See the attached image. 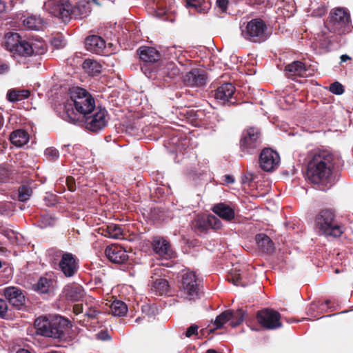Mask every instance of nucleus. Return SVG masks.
<instances>
[{
	"instance_id": "f257e3e1",
	"label": "nucleus",
	"mask_w": 353,
	"mask_h": 353,
	"mask_svg": "<svg viewBox=\"0 0 353 353\" xmlns=\"http://www.w3.org/2000/svg\"><path fill=\"white\" fill-rule=\"evenodd\" d=\"M336 158L330 151L318 150L312 151L308 156L306 175L309 181L321 185L325 191L334 184L333 170Z\"/></svg>"
},
{
	"instance_id": "f03ea898",
	"label": "nucleus",
	"mask_w": 353,
	"mask_h": 353,
	"mask_svg": "<svg viewBox=\"0 0 353 353\" xmlns=\"http://www.w3.org/2000/svg\"><path fill=\"white\" fill-rule=\"evenodd\" d=\"M72 103L65 105V120L75 123L88 114H92L96 108L95 100L86 90L76 87L70 91Z\"/></svg>"
},
{
	"instance_id": "7ed1b4c3",
	"label": "nucleus",
	"mask_w": 353,
	"mask_h": 353,
	"mask_svg": "<svg viewBox=\"0 0 353 353\" xmlns=\"http://www.w3.org/2000/svg\"><path fill=\"white\" fill-rule=\"evenodd\" d=\"M34 325L37 334L60 341L67 339L66 332L72 327L70 321L61 316H40L34 321Z\"/></svg>"
},
{
	"instance_id": "20e7f679",
	"label": "nucleus",
	"mask_w": 353,
	"mask_h": 353,
	"mask_svg": "<svg viewBox=\"0 0 353 353\" xmlns=\"http://www.w3.org/2000/svg\"><path fill=\"white\" fill-rule=\"evenodd\" d=\"M315 225L319 232L325 236L340 237L345 232V228L331 209L321 210L315 218Z\"/></svg>"
},
{
	"instance_id": "39448f33",
	"label": "nucleus",
	"mask_w": 353,
	"mask_h": 353,
	"mask_svg": "<svg viewBox=\"0 0 353 353\" xmlns=\"http://www.w3.org/2000/svg\"><path fill=\"white\" fill-rule=\"evenodd\" d=\"M263 137L260 128L250 126L244 129L239 140L241 156L257 154L262 147Z\"/></svg>"
},
{
	"instance_id": "423d86ee",
	"label": "nucleus",
	"mask_w": 353,
	"mask_h": 353,
	"mask_svg": "<svg viewBox=\"0 0 353 353\" xmlns=\"http://www.w3.org/2000/svg\"><path fill=\"white\" fill-rule=\"evenodd\" d=\"M327 27L330 32L344 34L351 30L350 14L347 9L336 8L331 10L327 21Z\"/></svg>"
},
{
	"instance_id": "0eeeda50",
	"label": "nucleus",
	"mask_w": 353,
	"mask_h": 353,
	"mask_svg": "<svg viewBox=\"0 0 353 353\" xmlns=\"http://www.w3.org/2000/svg\"><path fill=\"white\" fill-rule=\"evenodd\" d=\"M267 30L265 21L260 18H256L248 22L245 29L242 30V35L249 41L260 43L269 38L270 34Z\"/></svg>"
},
{
	"instance_id": "6e6552de",
	"label": "nucleus",
	"mask_w": 353,
	"mask_h": 353,
	"mask_svg": "<svg viewBox=\"0 0 353 353\" xmlns=\"http://www.w3.org/2000/svg\"><path fill=\"white\" fill-rule=\"evenodd\" d=\"M137 53L142 61L141 69L143 72L151 77V73L154 72L161 62V54L158 50L152 47L143 46L138 49Z\"/></svg>"
},
{
	"instance_id": "1a4fd4ad",
	"label": "nucleus",
	"mask_w": 353,
	"mask_h": 353,
	"mask_svg": "<svg viewBox=\"0 0 353 353\" xmlns=\"http://www.w3.org/2000/svg\"><path fill=\"white\" fill-rule=\"evenodd\" d=\"M50 254L54 261H59L58 263L59 269L66 277H72L78 272L79 259L70 252H64L61 250H51Z\"/></svg>"
},
{
	"instance_id": "9d476101",
	"label": "nucleus",
	"mask_w": 353,
	"mask_h": 353,
	"mask_svg": "<svg viewBox=\"0 0 353 353\" xmlns=\"http://www.w3.org/2000/svg\"><path fill=\"white\" fill-rule=\"evenodd\" d=\"M72 6L70 0H48L45 3V8L50 14L64 22L72 19Z\"/></svg>"
},
{
	"instance_id": "9b49d317",
	"label": "nucleus",
	"mask_w": 353,
	"mask_h": 353,
	"mask_svg": "<svg viewBox=\"0 0 353 353\" xmlns=\"http://www.w3.org/2000/svg\"><path fill=\"white\" fill-rule=\"evenodd\" d=\"M281 314L279 312L265 308L256 313V319L260 325L265 330H276L282 326Z\"/></svg>"
},
{
	"instance_id": "f8f14e48",
	"label": "nucleus",
	"mask_w": 353,
	"mask_h": 353,
	"mask_svg": "<svg viewBox=\"0 0 353 353\" xmlns=\"http://www.w3.org/2000/svg\"><path fill=\"white\" fill-rule=\"evenodd\" d=\"M151 248L154 254L159 259L170 260L176 257V252L171 243L163 236H154Z\"/></svg>"
},
{
	"instance_id": "ddd939ff",
	"label": "nucleus",
	"mask_w": 353,
	"mask_h": 353,
	"mask_svg": "<svg viewBox=\"0 0 353 353\" xmlns=\"http://www.w3.org/2000/svg\"><path fill=\"white\" fill-rule=\"evenodd\" d=\"M200 282L194 272H183L179 281V288L183 290L189 299H192L199 295Z\"/></svg>"
},
{
	"instance_id": "4468645a",
	"label": "nucleus",
	"mask_w": 353,
	"mask_h": 353,
	"mask_svg": "<svg viewBox=\"0 0 353 353\" xmlns=\"http://www.w3.org/2000/svg\"><path fill=\"white\" fill-rule=\"evenodd\" d=\"M94 112L92 114H88L81 119L84 120L88 130L97 132L106 127L108 112L105 108L101 107H97Z\"/></svg>"
},
{
	"instance_id": "2eb2a0df",
	"label": "nucleus",
	"mask_w": 353,
	"mask_h": 353,
	"mask_svg": "<svg viewBox=\"0 0 353 353\" xmlns=\"http://www.w3.org/2000/svg\"><path fill=\"white\" fill-rule=\"evenodd\" d=\"M245 314V311L242 309L236 310H228L223 312L216 317L214 322L215 329L221 328L224 324L230 321V325L232 327L240 325L244 320Z\"/></svg>"
},
{
	"instance_id": "dca6fc26",
	"label": "nucleus",
	"mask_w": 353,
	"mask_h": 353,
	"mask_svg": "<svg viewBox=\"0 0 353 353\" xmlns=\"http://www.w3.org/2000/svg\"><path fill=\"white\" fill-rule=\"evenodd\" d=\"M221 222L214 215L198 216L192 222V227L196 233L205 234L209 229L218 230L221 228Z\"/></svg>"
},
{
	"instance_id": "f3484780",
	"label": "nucleus",
	"mask_w": 353,
	"mask_h": 353,
	"mask_svg": "<svg viewBox=\"0 0 353 353\" xmlns=\"http://www.w3.org/2000/svg\"><path fill=\"white\" fill-rule=\"evenodd\" d=\"M184 85L190 87H203L208 82V73L204 69L193 68L182 77Z\"/></svg>"
},
{
	"instance_id": "a211bd4d",
	"label": "nucleus",
	"mask_w": 353,
	"mask_h": 353,
	"mask_svg": "<svg viewBox=\"0 0 353 353\" xmlns=\"http://www.w3.org/2000/svg\"><path fill=\"white\" fill-rule=\"evenodd\" d=\"M1 294L5 296L10 305L17 309H21L25 305L26 297L23 291L18 287H6L1 290Z\"/></svg>"
},
{
	"instance_id": "6ab92c4d",
	"label": "nucleus",
	"mask_w": 353,
	"mask_h": 353,
	"mask_svg": "<svg viewBox=\"0 0 353 353\" xmlns=\"http://www.w3.org/2000/svg\"><path fill=\"white\" fill-rule=\"evenodd\" d=\"M279 154L271 148H264L260 153V167L265 172H270L275 169L279 163Z\"/></svg>"
},
{
	"instance_id": "aec40b11",
	"label": "nucleus",
	"mask_w": 353,
	"mask_h": 353,
	"mask_svg": "<svg viewBox=\"0 0 353 353\" xmlns=\"http://www.w3.org/2000/svg\"><path fill=\"white\" fill-rule=\"evenodd\" d=\"M236 88L231 83H225L215 90L214 98L223 104L237 105L238 103L233 97Z\"/></svg>"
},
{
	"instance_id": "412c9836",
	"label": "nucleus",
	"mask_w": 353,
	"mask_h": 353,
	"mask_svg": "<svg viewBox=\"0 0 353 353\" xmlns=\"http://www.w3.org/2000/svg\"><path fill=\"white\" fill-rule=\"evenodd\" d=\"M5 46L6 48L14 54L23 57L26 49V40L22 39L18 33H8L5 37Z\"/></svg>"
},
{
	"instance_id": "4be33fe9",
	"label": "nucleus",
	"mask_w": 353,
	"mask_h": 353,
	"mask_svg": "<svg viewBox=\"0 0 353 353\" xmlns=\"http://www.w3.org/2000/svg\"><path fill=\"white\" fill-rule=\"evenodd\" d=\"M105 254L110 261L117 264L124 263L129 258L127 251L116 244L108 245L105 250Z\"/></svg>"
},
{
	"instance_id": "5701e85b",
	"label": "nucleus",
	"mask_w": 353,
	"mask_h": 353,
	"mask_svg": "<svg viewBox=\"0 0 353 353\" xmlns=\"http://www.w3.org/2000/svg\"><path fill=\"white\" fill-rule=\"evenodd\" d=\"M26 49L23 54L24 59L33 58L37 56L42 55L47 51V45L44 41H35L26 42ZM28 61H30L28 59Z\"/></svg>"
},
{
	"instance_id": "b1692460",
	"label": "nucleus",
	"mask_w": 353,
	"mask_h": 353,
	"mask_svg": "<svg viewBox=\"0 0 353 353\" xmlns=\"http://www.w3.org/2000/svg\"><path fill=\"white\" fill-rule=\"evenodd\" d=\"M85 46L88 51L97 54H102L105 52L106 43L100 36L90 35L85 39Z\"/></svg>"
},
{
	"instance_id": "393cba45",
	"label": "nucleus",
	"mask_w": 353,
	"mask_h": 353,
	"mask_svg": "<svg viewBox=\"0 0 353 353\" xmlns=\"http://www.w3.org/2000/svg\"><path fill=\"white\" fill-rule=\"evenodd\" d=\"M307 70L305 64L300 61H294L285 67V75L292 80H296L297 77H306Z\"/></svg>"
},
{
	"instance_id": "a878e982",
	"label": "nucleus",
	"mask_w": 353,
	"mask_h": 353,
	"mask_svg": "<svg viewBox=\"0 0 353 353\" xmlns=\"http://www.w3.org/2000/svg\"><path fill=\"white\" fill-rule=\"evenodd\" d=\"M179 72V68L174 63L168 61H161L159 68L154 71V72H158L159 76L169 79L176 77Z\"/></svg>"
},
{
	"instance_id": "bb28decb",
	"label": "nucleus",
	"mask_w": 353,
	"mask_h": 353,
	"mask_svg": "<svg viewBox=\"0 0 353 353\" xmlns=\"http://www.w3.org/2000/svg\"><path fill=\"white\" fill-rule=\"evenodd\" d=\"M255 241L258 249L262 253L271 254L274 252V244L272 239L264 233H259L255 236Z\"/></svg>"
},
{
	"instance_id": "cd10ccee",
	"label": "nucleus",
	"mask_w": 353,
	"mask_h": 353,
	"mask_svg": "<svg viewBox=\"0 0 353 353\" xmlns=\"http://www.w3.org/2000/svg\"><path fill=\"white\" fill-rule=\"evenodd\" d=\"M212 210L219 217L226 221H232L235 217L234 210L224 203L214 205Z\"/></svg>"
},
{
	"instance_id": "c85d7f7f",
	"label": "nucleus",
	"mask_w": 353,
	"mask_h": 353,
	"mask_svg": "<svg viewBox=\"0 0 353 353\" xmlns=\"http://www.w3.org/2000/svg\"><path fill=\"white\" fill-rule=\"evenodd\" d=\"M248 274L246 271H241L240 270H232L227 275V281L232 282L236 286H247L251 281H247L246 275Z\"/></svg>"
},
{
	"instance_id": "c756f323",
	"label": "nucleus",
	"mask_w": 353,
	"mask_h": 353,
	"mask_svg": "<svg viewBox=\"0 0 353 353\" xmlns=\"http://www.w3.org/2000/svg\"><path fill=\"white\" fill-rule=\"evenodd\" d=\"M9 139L14 145L22 147L29 141L30 135L25 130L17 129L11 132Z\"/></svg>"
},
{
	"instance_id": "7c9ffc66",
	"label": "nucleus",
	"mask_w": 353,
	"mask_h": 353,
	"mask_svg": "<svg viewBox=\"0 0 353 353\" xmlns=\"http://www.w3.org/2000/svg\"><path fill=\"white\" fill-rule=\"evenodd\" d=\"M82 68L89 75L94 77L101 73L102 65L94 59H86L83 62Z\"/></svg>"
},
{
	"instance_id": "2f4dec72",
	"label": "nucleus",
	"mask_w": 353,
	"mask_h": 353,
	"mask_svg": "<svg viewBox=\"0 0 353 353\" xmlns=\"http://www.w3.org/2000/svg\"><path fill=\"white\" fill-rule=\"evenodd\" d=\"M53 282L51 279L41 276L37 283L33 285V289L40 294H48L52 290Z\"/></svg>"
},
{
	"instance_id": "473e14b6",
	"label": "nucleus",
	"mask_w": 353,
	"mask_h": 353,
	"mask_svg": "<svg viewBox=\"0 0 353 353\" xmlns=\"http://www.w3.org/2000/svg\"><path fill=\"white\" fill-rule=\"evenodd\" d=\"M72 18L82 19L85 17L90 12L88 2H79L72 6Z\"/></svg>"
},
{
	"instance_id": "72a5a7b5",
	"label": "nucleus",
	"mask_w": 353,
	"mask_h": 353,
	"mask_svg": "<svg viewBox=\"0 0 353 353\" xmlns=\"http://www.w3.org/2000/svg\"><path fill=\"white\" fill-rule=\"evenodd\" d=\"M66 298L72 301H77L84 296V291L80 285L74 284L66 290Z\"/></svg>"
},
{
	"instance_id": "f704fd0d",
	"label": "nucleus",
	"mask_w": 353,
	"mask_h": 353,
	"mask_svg": "<svg viewBox=\"0 0 353 353\" xmlns=\"http://www.w3.org/2000/svg\"><path fill=\"white\" fill-rule=\"evenodd\" d=\"M28 90L10 89L7 93V99L10 102H17L30 97Z\"/></svg>"
},
{
	"instance_id": "c9c22d12",
	"label": "nucleus",
	"mask_w": 353,
	"mask_h": 353,
	"mask_svg": "<svg viewBox=\"0 0 353 353\" xmlns=\"http://www.w3.org/2000/svg\"><path fill=\"white\" fill-rule=\"evenodd\" d=\"M102 234L113 239H120L123 236V231L121 228L114 223H110L105 226V228H102Z\"/></svg>"
},
{
	"instance_id": "e433bc0d",
	"label": "nucleus",
	"mask_w": 353,
	"mask_h": 353,
	"mask_svg": "<svg viewBox=\"0 0 353 353\" xmlns=\"http://www.w3.org/2000/svg\"><path fill=\"white\" fill-rule=\"evenodd\" d=\"M188 8H194L196 11L205 13L210 7L208 0H185Z\"/></svg>"
},
{
	"instance_id": "4c0bfd02",
	"label": "nucleus",
	"mask_w": 353,
	"mask_h": 353,
	"mask_svg": "<svg viewBox=\"0 0 353 353\" xmlns=\"http://www.w3.org/2000/svg\"><path fill=\"white\" fill-rule=\"evenodd\" d=\"M34 181H30L26 183L22 184L18 190V199L20 201L24 202L28 201L32 194V185Z\"/></svg>"
},
{
	"instance_id": "58836bf2",
	"label": "nucleus",
	"mask_w": 353,
	"mask_h": 353,
	"mask_svg": "<svg viewBox=\"0 0 353 353\" xmlns=\"http://www.w3.org/2000/svg\"><path fill=\"white\" fill-rule=\"evenodd\" d=\"M110 310L114 316H123L128 312V306L122 301L115 300L110 304Z\"/></svg>"
},
{
	"instance_id": "ea45409f",
	"label": "nucleus",
	"mask_w": 353,
	"mask_h": 353,
	"mask_svg": "<svg viewBox=\"0 0 353 353\" xmlns=\"http://www.w3.org/2000/svg\"><path fill=\"white\" fill-rule=\"evenodd\" d=\"M43 20L40 17L32 15L23 21V25L28 29L39 30L42 26Z\"/></svg>"
},
{
	"instance_id": "a19ab883",
	"label": "nucleus",
	"mask_w": 353,
	"mask_h": 353,
	"mask_svg": "<svg viewBox=\"0 0 353 353\" xmlns=\"http://www.w3.org/2000/svg\"><path fill=\"white\" fill-rule=\"evenodd\" d=\"M152 288L158 295H163L168 293L169 290L168 281L165 279H157L153 284Z\"/></svg>"
},
{
	"instance_id": "79ce46f5",
	"label": "nucleus",
	"mask_w": 353,
	"mask_h": 353,
	"mask_svg": "<svg viewBox=\"0 0 353 353\" xmlns=\"http://www.w3.org/2000/svg\"><path fill=\"white\" fill-rule=\"evenodd\" d=\"M199 113L201 114V112H199ZM185 116L192 125L197 126L199 125L201 120L199 119V112L194 110H189L186 111Z\"/></svg>"
},
{
	"instance_id": "37998d69",
	"label": "nucleus",
	"mask_w": 353,
	"mask_h": 353,
	"mask_svg": "<svg viewBox=\"0 0 353 353\" xmlns=\"http://www.w3.org/2000/svg\"><path fill=\"white\" fill-rule=\"evenodd\" d=\"M44 154L50 161H54L59 157V152L55 148L50 147L45 150Z\"/></svg>"
},
{
	"instance_id": "c03bdc74",
	"label": "nucleus",
	"mask_w": 353,
	"mask_h": 353,
	"mask_svg": "<svg viewBox=\"0 0 353 353\" xmlns=\"http://www.w3.org/2000/svg\"><path fill=\"white\" fill-rule=\"evenodd\" d=\"M329 90L334 94L340 95L344 92V88L341 83L336 81L330 85Z\"/></svg>"
},
{
	"instance_id": "a18cd8bd",
	"label": "nucleus",
	"mask_w": 353,
	"mask_h": 353,
	"mask_svg": "<svg viewBox=\"0 0 353 353\" xmlns=\"http://www.w3.org/2000/svg\"><path fill=\"white\" fill-rule=\"evenodd\" d=\"M8 304L7 302L0 299V318L1 319H6L8 313Z\"/></svg>"
},
{
	"instance_id": "49530a36",
	"label": "nucleus",
	"mask_w": 353,
	"mask_h": 353,
	"mask_svg": "<svg viewBox=\"0 0 353 353\" xmlns=\"http://www.w3.org/2000/svg\"><path fill=\"white\" fill-rule=\"evenodd\" d=\"M229 4L228 0H216V5L221 12L225 13L227 12L228 6Z\"/></svg>"
},
{
	"instance_id": "de8ad7c7",
	"label": "nucleus",
	"mask_w": 353,
	"mask_h": 353,
	"mask_svg": "<svg viewBox=\"0 0 353 353\" xmlns=\"http://www.w3.org/2000/svg\"><path fill=\"white\" fill-rule=\"evenodd\" d=\"M198 329L199 327L196 324L191 325L185 332L186 337H191L193 335H198Z\"/></svg>"
},
{
	"instance_id": "09e8293b",
	"label": "nucleus",
	"mask_w": 353,
	"mask_h": 353,
	"mask_svg": "<svg viewBox=\"0 0 353 353\" xmlns=\"http://www.w3.org/2000/svg\"><path fill=\"white\" fill-rule=\"evenodd\" d=\"M65 182L67 187L70 191L74 192L76 190V183L74 179L72 176H67Z\"/></svg>"
},
{
	"instance_id": "8fccbe9b",
	"label": "nucleus",
	"mask_w": 353,
	"mask_h": 353,
	"mask_svg": "<svg viewBox=\"0 0 353 353\" xmlns=\"http://www.w3.org/2000/svg\"><path fill=\"white\" fill-rule=\"evenodd\" d=\"M100 313V312L97 310H96L94 307H89L88 310L85 312V315L91 319H97L98 314Z\"/></svg>"
},
{
	"instance_id": "3c124183",
	"label": "nucleus",
	"mask_w": 353,
	"mask_h": 353,
	"mask_svg": "<svg viewBox=\"0 0 353 353\" xmlns=\"http://www.w3.org/2000/svg\"><path fill=\"white\" fill-rule=\"evenodd\" d=\"M51 43L56 48L59 49L64 46L63 40L60 37H54L52 39Z\"/></svg>"
},
{
	"instance_id": "603ef678",
	"label": "nucleus",
	"mask_w": 353,
	"mask_h": 353,
	"mask_svg": "<svg viewBox=\"0 0 353 353\" xmlns=\"http://www.w3.org/2000/svg\"><path fill=\"white\" fill-rule=\"evenodd\" d=\"M8 170L5 167L0 165V180H6L8 178Z\"/></svg>"
},
{
	"instance_id": "864d4df0",
	"label": "nucleus",
	"mask_w": 353,
	"mask_h": 353,
	"mask_svg": "<svg viewBox=\"0 0 353 353\" xmlns=\"http://www.w3.org/2000/svg\"><path fill=\"white\" fill-rule=\"evenodd\" d=\"M97 337L99 339L105 341L110 339V335L106 331H101L98 333Z\"/></svg>"
},
{
	"instance_id": "5fc2aeb1",
	"label": "nucleus",
	"mask_w": 353,
	"mask_h": 353,
	"mask_svg": "<svg viewBox=\"0 0 353 353\" xmlns=\"http://www.w3.org/2000/svg\"><path fill=\"white\" fill-rule=\"evenodd\" d=\"M73 312L75 314H79L83 312V304L77 303L74 304L72 309Z\"/></svg>"
},
{
	"instance_id": "6e6d98bb",
	"label": "nucleus",
	"mask_w": 353,
	"mask_h": 353,
	"mask_svg": "<svg viewBox=\"0 0 353 353\" xmlns=\"http://www.w3.org/2000/svg\"><path fill=\"white\" fill-rule=\"evenodd\" d=\"M156 14L157 16L163 15L166 13V9L163 8H161L160 6L157 3L156 6V8H154Z\"/></svg>"
},
{
	"instance_id": "4d7b16f0",
	"label": "nucleus",
	"mask_w": 353,
	"mask_h": 353,
	"mask_svg": "<svg viewBox=\"0 0 353 353\" xmlns=\"http://www.w3.org/2000/svg\"><path fill=\"white\" fill-rule=\"evenodd\" d=\"M9 69V65L6 63H0V74L6 72Z\"/></svg>"
},
{
	"instance_id": "13d9d810",
	"label": "nucleus",
	"mask_w": 353,
	"mask_h": 353,
	"mask_svg": "<svg viewBox=\"0 0 353 353\" xmlns=\"http://www.w3.org/2000/svg\"><path fill=\"white\" fill-rule=\"evenodd\" d=\"M248 4L250 6L261 5L264 2V0H245Z\"/></svg>"
},
{
	"instance_id": "bf43d9fd",
	"label": "nucleus",
	"mask_w": 353,
	"mask_h": 353,
	"mask_svg": "<svg viewBox=\"0 0 353 353\" xmlns=\"http://www.w3.org/2000/svg\"><path fill=\"white\" fill-rule=\"evenodd\" d=\"M6 10V4L5 1L0 0V14L3 13Z\"/></svg>"
},
{
	"instance_id": "052dcab7",
	"label": "nucleus",
	"mask_w": 353,
	"mask_h": 353,
	"mask_svg": "<svg viewBox=\"0 0 353 353\" xmlns=\"http://www.w3.org/2000/svg\"><path fill=\"white\" fill-rule=\"evenodd\" d=\"M225 182L227 183H233L234 182V179L231 175H225Z\"/></svg>"
},
{
	"instance_id": "680f3d73",
	"label": "nucleus",
	"mask_w": 353,
	"mask_h": 353,
	"mask_svg": "<svg viewBox=\"0 0 353 353\" xmlns=\"http://www.w3.org/2000/svg\"><path fill=\"white\" fill-rule=\"evenodd\" d=\"M351 59V57L350 56H348L347 54H343L341 57V62H345L348 60H350Z\"/></svg>"
},
{
	"instance_id": "e2e57ef3",
	"label": "nucleus",
	"mask_w": 353,
	"mask_h": 353,
	"mask_svg": "<svg viewBox=\"0 0 353 353\" xmlns=\"http://www.w3.org/2000/svg\"><path fill=\"white\" fill-rule=\"evenodd\" d=\"M1 233L3 234L4 235L7 236H9L10 233L13 234V232L12 231H8V230H2Z\"/></svg>"
},
{
	"instance_id": "0e129e2a",
	"label": "nucleus",
	"mask_w": 353,
	"mask_h": 353,
	"mask_svg": "<svg viewBox=\"0 0 353 353\" xmlns=\"http://www.w3.org/2000/svg\"><path fill=\"white\" fill-rule=\"evenodd\" d=\"M17 353H31V352L26 349H20L17 352Z\"/></svg>"
},
{
	"instance_id": "69168bd1",
	"label": "nucleus",
	"mask_w": 353,
	"mask_h": 353,
	"mask_svg": "<svg viewBox=\"0 0 353 353\" xmlns=\"http://www.w3.org/2000/svg\"><path fill=\"white\" fill-rule=\"evenodd\" d=\"M206 353H219L216 350L214 349H209L207 350Z\"/></svg>"
},
{
	"instance_id": "338daca9",
	"label": "nucleus",
	"mask_w": 353,
	"mask_h": 353,
	"mask_svg": "<svg viewBox=\"0 0 353 353\" xmlns=\"http://www.w3.org/2000/svg\"><path fill=\"white\" fill-rule=\"evenodd\" d=\"M3 125V118L2 115L0 114V129L1 128Z\"/></svg>"
},
{
	"instance_id": "774afa93",
	"label": "nucleus",
	"mask_w": 353,
	"mask_h": 353,
	"mask_svg": "<svg viewBox=\"0 0 353 353\" xmlns=\"http://www.w3.org/2000/svg\"><path fill=\"white\" fill-rule=\"evenodd\" d=\"M143 319H145V317H143V318L139 317V318L136 319L135 321L137 323H139L141 321H142Z\"/></svg>"
}]
</instances>
